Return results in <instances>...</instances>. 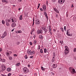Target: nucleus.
Here are the masks:
<instances>
[{"mask_svg":"<svg viewBox=\"0 0 76 76\" xmlns=\"http://www.w3.org/2000/svg\"><path fill=\"white\" fill-rule=\"evenodd\" d=\"M65 1L66 0H58V3L60 4H63L65 2Z\"/></svg>","mask_w":76,"mask_h":76,"instance_id":"423d86ee","label":"nucleus"},{"mask_svg":"<svg viewBox=\"0 0 76 76\" xmlns=\"http://www.w3.org/2000/svg\"><path fill=\"white\" fill-rule=\"evenodd\" d=\"M39 38H40L41 39H43V36L41 34L39 35Z\"/></svg>","mask_w":76,"mask_h":76,"instance_id":"4468645a","label":"nucleus"},{"mask_svg":"<svg viewBox=\"0 0 76 76\" xmlns=\"http://www.w3.org/2000/svg\"><path fill=\"white\" fill-rule=\"evenodd\" d=\"M53 67H54V69H55V68H56V67H57V66H54Z\"/></svg>","mask_w":76,"mask_h":76,"instance_id":"69168bd1","label":"nucleus"},{"mask_svg":"<svg viewBox=\"0 0 76 76\" xmlns=\"http://www.w3.org/2000/svg\"><path fill=\"white\" fill-rule=\"evenodd\" d=\"M48 1H46V5L47 6H48Z\"/></svg>","mask_w":76,"mask_h":76,"instance_id":"a19ab883","label":"nucleus"},{"mask_svg":"<svg viewBox=\"0 0 76 76\" xmlns=\"http://www.w3.org/2000/svg\"><path fill=\"white\" fill-rule=\"evenodd\" d=\"M56 18H58V15H57V14L56 15Z\"/></svg>","mask_w":76,"mask_h":76,"instance_id":"680f3d73","label":"nucleus"},{"mask_svg":"<svg viewBox=\"0 0 76 76\" xmlns=\"http://www.w3.org/2000/svg\"><path fill=\"white\" fill-rule=\"evenodd\" d=\"M44 15H45L46 19L48 20V15H47V13H46V12H44Z\"/></svg>","mask_w":76,"mask_h":76,"instance_id":"9d476101","label":"nucleus"},{"mask_svg":"<svg viewBox=\"0 0 76 76\" xmlns=\"http://www.w3.org/2000/svg\"><path fill=\"white\" fill-rule=\"evenodd\" d=\"M15 26H16V24L15 23H13L12 24V27H14Z\"/></svg>","mask_w":76,"mask_h":76,"instance_id":"2eb2a0df","label":"nucleus"},{"mask_svg":"<svg viewBox=\"0 0 76 76\" xmlns=\"http://www.w3.org/2000/svg\"><path fill=\"white\" fill-rule=\"evenodd\" d=\"M11 75V73H10L8 74V76H10Z\"/></svg>","mask_w":76,"mask_h":76,"instance_id":"603ef678","label":"nucleus"},{"mask_svg":"<svg viewBox=\"0 0 76 76\" xmlns=\"http://www.w3.org/2000/svg\"><path fill=\"white\" fill-rule=\"evenodd\" d=\"M59 42L60 43V44H61V45H63V41H60Z\"/></svg>","mask_w":76,"mask_h":76,"instance_id":"7c9ffc66","label":"nucleus"},{"mask_svg":"<svg viewBox=\"0 0 76 76\" xmlns=\"http://www.w3.org/2000/svg\"><path fill=\"white\" fill-rule=\"evenodd\" d=\"M65 54H67L69 53V48H68V47L67 46H65Z\"/></svg>","mask_w":76,"mask_h":76,"instance_id":"7ed1b4c3","label":"nucleus"},{"mask_svg":"<svg viewBox=\"0 0 76 76\" xmlns=\"http://www.w3.org/2000/svg\"><path fill=\"white\" fill-rule=\"evenodd\" d=\"M7 70V72H10L11 70V68H8Z\"/></svg>","mask_w":76,"mask_h":76,"instance_id":"6ab92c4d","label":"nucleus"},{"mask_svg":"<svg viewBox=\"0 0 76 76\" xmlns=\"http://www.w3.org/2000/svg\"><path fill=\"white\" fill-rule=\"evenodd\" d=\"M2 23L3 25H4V24H5V22L4 20H2Z\"/></svg>","mask_w":76,"mask_h":76,"instance_id":"cd10ccee","label":"nucleus"},{"mask_svg":"<svg viewBox=\"0 0 76 76\" xmlns=\"http://www.w3.org/2000/svg\"><path fill=\"white\" fill-rule=\"evenodd\" d=\"M40 9L41 11V12H42V11H43V10L42 9V8H40Z\"/></svg>","mask_w":76,"mask_h":76,"instance_id":"864d4df0","label":"nucleus"},{"mask_svg":"<svg viewBox=\"0 0 76 76\" xmlns=\"http://www.w3.org/2000/svg\"><path fill=\"white\" fill-rule=\"evenodd\" d=\"M53 10L54 11L56 12V13H59V12L58 11V10L56 8H54Z\"/></svg>","mask_w":76,"mask_h":76,"instance_id":"f8f14e48","label":"nucleus"},{"mask_svg":"<svg viewBox=\"0 0 76 76\" xmlns=\"http://www.w3.org/2000/svg\"><path fill=\"white\" fill-rule=\"evenodd\" d=\"M7 33L6 31H5L4 32V33L2 34V36L1 37V38L3 39L5 37L7 36Z\"/></svg>","mask_w":76,"mask_h":76,"instance_id":"0eeeda50","label":"nucleus"},{"mask_svg":"<svg viewBox=\"0 0 76 76\" xmlns=\"http://www.w3.org/2000/svg\"><path fill=\"white\" fill-rule=\"evenodd\" d=\"M61 31H62V32H64V30L63 29V28L62 27H61Z\"/></svg>","mask_w":76,"mask_h":76,"instance_id":"c9c22d12","label":"nucleus"},{"mask_svg":"<svg viewBox=\"0 0 76 76\" xmlns=\"http://www.w3.org/2000/svg\"><path fill=\"white\" fill-rule=\"evenodd\" d=\"M37 32H38V34L39 35V34H42L43 33V31H42V30L40 29V30H37Z\"/></svg>","mask_w":76,"mask_h":76,"instance_id":"6e6552de","label":"nucleus"},{"mask_svg":"<svg viewBox=\"0 0 76 76\" xmlns=\"http://www.w3.org/2000/svg\"><path fill=\"white\" fill-rule=\"evenodd\" d=\"M19 44H20V42H17V45H19Z\"/></svg>","mask_w":76,"mask_h":76,"instance_id":"8fccbe9b","label":"nucleus"},{"mask_svg":"<svg viewBox=\"0 0 76 76\" xmlns=\"http://www.w3.org/2000/svg\"><path fill=\"white\" fill-rule=\"evenodd\" d=\"M52 1L54 3H55V2H56V0H52Z\"/></svg>","mask_w":76,"mask_h":76,"instance_id":"de8ad7c7","label":"nucleus"},{"mask_svg":"<svg viewBox=\"0 0 76 76\" xmlns=\"http://www.w3.org/2000/svg\"><path fill=\"white\" fill-rule=\"evenodd\" d=\"M46 6H44L43 7V9H46Z\"/></svg>","mask_w":76,"mask_h":76,"instance_id":"e433bc0d","label":"nucleus"},{"mask_svg":"<svg viewBox=\"0 0 76 76\" xmlns=\"http://www.w3.org/2000/svg\"><path fill=\"white\" fill-rule=\"evenodd\" d=\"M14 57H17V55H16V54H14Z\"/></svg>","mask_w":76,"mask_h":76,"instance_id":"3c124183","label":"nucleus"},{"mask_svg":"<svg viewBox=\"0 0 76 76\" xmlns=\"http://www.w3.org/2000/svg\"><path fill=\"white\" fill-rule=\"evenodd\" d=\"M34 22H33V24H32V26H34Z\"/></svg>","mask_w":76,"mask_h":76,"instance_id":"774afa93","label":"nucleus"},{"mask_svg":"<svg viewBox=\"0 0 76 76\" xmlns=\"http://www.w3.org/2000/svg\"><path fill=\"white\" fill-rule=\"evenodd\" d=\"M68 31H69V29H67L66 31V35H67L68 36H70V33H69V32Z\"/></svg>","mask_w":76,"mask_h":76,"instance_id":"ddd939ff","label":"nucleus"},{"mask_svg":"<svg viewBox=\"0 0 76 76\" xmlns=\"http://www.w3.org/2000/svg\"><path fill=\"white\" fill-rule=\"evenodd\" d=\"M73 68L72 67H70L69 68V70H73Z\"/></svg>","mask_w":76,"mask_h":76,"instance_id":"f704fd0d","label":"nucleus"},{"mask_svg":"<svg viewBox=\"0 0 76 76\" xmlns=\"http://www.w3.org/2000/svg\"><path fill=\"white\" fill-rule=\"evenodd\" d=\"M2 51V49L0 48V52H1Z\"/></svg>","mask_w":76,"mask_h":76,"instance_id":"6e6d98bb","label":"nucleus"},{"mask_svg":"<svg viewBox=\"0 0 76 76\" xmlns=\"http://www.w3.org/2000/svg\"><path fill=\"white\" fill-rule=\"evenodd\" d=\"M11 20H12V22H15V21H14V20L13 19H11V18H10L9 19H5V23H6V25L7 26H10V24H9V22H10Z\"/></svg>","mask_w":76,"mask_h":76,"instance_id":"f257e3e1","label":"nucleus"},{"mask_svg":"<svg viewBox=\"0 0 76 76\" xmlns=\"http://www.w3.org/2000/svg\"><path fill=\"white\" fill-rule=\"evenodd\" d=\"M51 73L52 75H54V72H51Z\"/></svg>","mask_w":76,"mask_h":76,"instance_id":"a18cd8bd","label":"nucleus"},{"mask_svg":"<svg viewBox=\"0 0 76 76\" xmlns=\"http://www.w3.org/2000/svg\"><path fill=\"white\" fill-rule=\"evenodd\" d=\"M64 30L66 31V26H64Z\"/></svg>","mask_w":76,"mask_h":76,"instance_id":"09e8293b","label":"nucleus"},{"mask_svg":"<svg viewBox=\"0 0 76 76\" xmlns=\"http://www.w3.org/2000/svg\"><path fill=\"white\" fill-rule=\"evenodd\" d=\"M56 29H57V28H55V29H53V31H54V32H56Z\"/></svg>","mask_w":76,"mask_h":76,"instance_id":"4c0bfd02","label":"nucleus"},{"mask_svg":"<svg viewBox=\"0 0 76 76\" xmlns=\"http://www.w3.org/2000/svg\"><path fill=\"white\" fill-rule=\"evenodd\" d=\"M20 66V62H18L16 64V66Z\"/></svg>","mask_w":76,"mask_h":76,"instance_id":"4be33fe9","label":"nucleus"},{"mask_svg":"<svg viewBox=\"0 0 76 76\" xmlns=\"http://www.w3.org/2000/svg\"><path fill=\"white\" fill-rule=\"evenodd\" d=\"M55 61V58L54 57H53L52 59V62H54V61Z\"/></svg>","mask_w":76,"mask_h":76,"instance_id":"5701e85b","label":"nucleus"},{"mask_svg":"<svg viewBox=\"0 0 76 76\" xmlns=\"http://www.w3.org/2000/svg\"><path fill=\"white\" fill-rule=\"evenodd\" d=\"M24 57L25 59H27V58H28V56L26 55H25Z\"/></svg>","mask_w":76,"mask_h":76,"instance_id":"72a5a7b5","label":"nucleus"},{"mask_svg":"<svg viewBox=\"0 0 76 76\" xmlns=\"http://www.w3.org/2000/svg\"><path fill=\"white\" fill-rule=\"evenodd\" d=\"M32 38H33V37L32 36H31L30 37V39H32Z\"/></svg>","mask_w":76,"mask_h":76,"instance_id":"5fc2aeb1","label":"nucleus"},{"mask_svg":"<svg viewBox=\"0 0 76 76\" xmlns=\"http://www.w3.org/2000/svg\"><path fill=\"white\" fill-rule=\"evenodd\" d=\"M15 32L17 34L18 33H20V34H21V33H22V31H21V30H20L19 31H16Z\"/></svg>","mask_w":76,"mask_h":76,"instance_id":"a211bd4d","label":"nucleus"},{"mask_svg":"<svg viewBox=\"0 0 76 76\" xmlns=\"http://www.w3.org/2000/svg\"><path fill=\"white\" fill-rule=\"evenodd\" d=\"M41 69L43 71H44V70H45V68H44L42 66H41Z\"/></svg>","mask_w":76,"mask_h":76,"instance_id":"bb28decb","label":"nucleus"},{"mask_svg":"<svg viewBox=\"0 0 76 76\" xmlns=\"http://www.w3.org/2000/svg\"><path fill=\"white\" fill-rule=\"evenodd\" d=\"M5 61L6 60L4 59H2V60H1V61H2V62H3V63H4Z\"/></svg>","mask_w":76,"mask_h":76,"instance_id":"412c9836","label":"nucleus"},{"mask_svg":"<svg viewBox=\"0 0 76 76\" xmlns=\"http://www.w3.org/2000/svg\"><path fill=\"white\" fill-rule=\"evenodd\" d=\"M48 31V30L47 29H45L43 31V32H45L44 34H47V32Z\"/></svg>","mask_w":76,"mask_h":76,"instance_id":"dca6fc26","label":"nucleus"},{"mask_svg":"<svg viewBox=\"0 0 76 76\" xmlns=\"http://www.w3.org/2000/svg\"><path fill=\"white\" fill-rule=\"evenodd\" d=\"M28 67H30L31 65H30V64H29L28 65Z\"/></svg>","mask_w":76,"mask_h":76,"instance_id":"4d7b16f0","label":"nucleus"},{"mask_svg":"<svg viewBox=\"0 0 76 76\" xmlns=\"http://www.w3.org/2000/svg\"><path fill=\"white\" fill-rule=\"evenodd\" d=\"M30 44L31 45H32V42H30Z\"/></svg>","mask_w":76,"mask_h":76,"instance_id":"49530a36","label":"nucleus"},{"mask_svg":"<svg viewBox=\"0 0 76 76\" xmlns=\"http://www.w3.org/2000/svg\"><path fill=\"white\" fill-rule=\"evenodd\" d=\"M42 29L44 31L45 29H46V27L45 26H43L42 27Z\"/></svg>","mask_w":76,"mask_h":76,"instance_id":"c85d7f7f","label":"nucleus"},{"mask_svg":"<svg viewBox=\"0 0 76 76\" xmlns=\"http://www.w3.org/2000/svg\"><path fill=\"white\" fill-rule=\"evenodd\" d=\"M8 58L9 59V60H12V57L11 56H9L8 57Z\"/></svg>","mask_w":76,"mask_h":76,"instance_id":"b1692460","label":"nucleus"},{"mask_svg":"<svg viewBox=\"0 0 76 76\" xmlns=\"http://www.w3.org/2000/svg\"><path fill=\"white\" fill-rule=\"evenodd\" d=\"M30 58H34V56H30Z\"/></svg>","mask_w":76,"mask_h":76,"instance_id":"79ce46f5","label":"nucleus"},{"mask_svg":"<svg viewBox=\"0 0 76 76\" xmlns=\"http://www.w3.org/2000/svg\"><path fill=\"white\" fill-rule=\"evenodd\" d=\"M73 51L74 52H76V48H75L74 49Z\"/></svg>","mask_w":76,"mask_h":76,"instance_id":"ea45409f","label":"nucleus"},{"mask_svg":"<svg viewBox=\"0 0 76 76\" xmlns=\"http://www.w3.org/2000/svg\"><path fill=\"white\" fill-rule=\"evenodd\" d=\"M40 48H41V47H40V46H38V50H40Z\"/></svg>","mask_w":76,"mask_h":76,"instance_id":"58836bf2","label":"nucleus"},{"mask_svg":"<svg viewBox=\"0 0 76 76\" xmlns=\"http://www.w3.org/2000/svg\"><path fill=\"white\" fill-rule=\"evenodd\" d=\"M40 53H43V50L42 49H40Z\"/></svg>","mask_w":76,"mask_h":76,"instance_id":"a878e982","label":"nucleus"},{"mask_svg":"<svg viewBox=\"0 0 76 76\" xmlns=\"http://www.w3.org/2000/svg\"><path fill=\"white\" fill-rule=\"evenodd\" d=\"M23 72H25V73H29V70L26 67H24L23 69Z\"/></svg>","mask_w":76,"mask_h":76,"instance_id":"20e7f679","label":"nucleus"},{"mask_svg":"<svg viewBox=\"0 0 76 76\" xmlns=\"http://www.w3.org/2000/svg\"><path fill=\"white\" fill-rule=\"evenodd\" d=\"M51 26H49V32H51Z\"/></svg>","mask_w":76,"mask_h":76,"instance_id":"f3484780","label":"nucleus"},{"mask_svg":"<svg viewBox=\"0 0 76 76\" xmlns=\"http://www.w3.org/2000/svg\"><path fill=\"white\" fill-rule=\"evenodd\" d=\"M14 23H15V22H16L17 21V19H16V18H14Z\"/></svg>","mask_w":76,"mask_h":76,"instance_id":"c756f323","label":"nucleus"},{"mask_svg":"<svg viewBox=\"0 0 76 76\" xmlns=\"http://www.w3.org/2000/svg\"><path fill=\"white\" fill-rule=\"evenodd\" d=\"M2 69L3 71H4L6 70V66L4 64H2L1 65Z\"/></svg>","mask_w":76,"mask_h":76,"instance_id":"1a4fd4ad","label":"nucleus"},{"mask_svg":"<svg viewBox=\"0 0 76 76\" xmlns=\"http://www.w3.org/2000/svg\"><path fill=\"white\" fill-rule=\"evenodd\" d=\"M72 70L73 73H76V71H75V69L74 68H73V69H72Z\"/></svg>","mask_w":76,"mask_h":76,"instance_id":"393cba45","label":"nucleus"},{"mask_svg":"<svg viewBox=\"0 0 76 76\" xmlns=\"http://www.w3.org/2000/svg\"><path fill=\"white\" fill-rule=\"evenodd\" d=\"M33 44H34V45H36V44H37V41H34V42Z\"/></svg>","mask_w":76,"mask_h":76,"instance_id":"473e14b6","label":"nucleus"},{"mask_svg":"<svg viewBox=\"0 0 76 76\" xmlns=\"http://www.w3.org/2000/svg\"><path fill=\"white\" fill-rule=\"evenodd\" d=\"M12 53V51H9L7 53V56H9L10 55V54Z\"/></svg>","mask_w":76,"mask_h":76,"instance_id":"9b49d317","label":"nucleus"},{"mask_svg":"<svg viewBox=\"0 0 76 76\" xmlns=\"http://www.w3.org/2000/svg\"><path fill=\"white\" fill-rule=\"evenodd\" d=\"M1 76H7L5 75H3V74H1Z\"/></svg>","mask_w":76,"mask_h":76,"instance_id":"052dcab7","label":"nucleus"},{"mask_svg":"<svg viewBox=\"0 0 76 76\" xmlns=\"http://www.w3.org/2000/svg\"><path fill=\"white\" fill-rule=\"evenodd\" d=\"M2 1L3 2H6V0H2Z\"/></svg>","mask_w":76,"mask_h":76,"instance_id":"c03bdc74","label":"nucleus"},{"mask_svg":"<svg viewBox=\"0 0 76 76\" xmlns=\"http://www.w3.org/2000/svg\"><path fill=\"white\" fill-rule=\"evenodd\" d=\"M32 32H33L32 31H31V35H32Z\"/></svg>","mask_w":76,"mask_h":76,"instance_id":"0e129e2a","label":"nucleus"},{"mask_svg":"<svg viewBox=\"0 0 76 76\" xmlns=\"http://www.w3.org/2000/svg\"><path fill=\"white\" fill-rule=\"evenodd\" d=\"M19 20H22V15H21L20 16V17H19Z\"/></svg>","mask_w":76,"mask_h":76,"instance_id":"aec40b11","label":"nucleus"},{"mask_svg":"<svg viewBox=\"0 0 76 76\" xmlns=\"http://www.w3.org/2000/svg\"><path fill=\"white\" fill-rule=\"evenodd\" d=\"M71 73H72V74H74V72H73L72 71H71Z\"/></svg>","mask_w":76,"mask_h":76,"instance_id":"bf43d9fd","label":"nucleus"},{"mask_svg":"<svg viewBox=\"0 0 76 76\" xmlns=\"http://www.w3.org/2000/svg\"><path fill=\"white\" fill-rule=\"evenodd\" d=\"M44 52L45 53H47V49L45 48L44 49Z\"/></svg>","mask_w":76,"mask_h":76,"instance_id":"2f4dec72","label":"nucleus"},{"mask_svg":"<svg viewBox=\"0 0 76 76\" xmlns=\"http://www.w3.org/2000/svg\"><path fill=\"white\" fill-rule=\"evenodd\" d=\"M43 10L45 11V12L46 11V10L45 9H43Z\"/></svg>","mask_w":76,"mask_h":76,"instance_id":"338daca9","label":"nucleus"},{"mask_svg":"<svg viewBox=\"0 0 76 76\" xmlns=\"http://www.w3.org/2000/svg\"><path fill=\"white\" fill-rule=\"evenodd\" d=\"M14 29H15V28H14V29H13L12 30L11 32H13L14 31Z\"/></svg>","mask_w":76,"mask_h":76,"instance_id":"e2e57ef3","label":"nucleus"},{"mask_svg":"<svg viewBox=\"0 0 76 76\" xmlns=\"http://www.w3.org/2000/svg\"><path fill=\"white\" fill-rule=\"evenodd\" d=\"M74 7L73 6V4H72V5H71V7Z\"/></svg>","mask_w":76,"mask_h":76,"instance_id":"13d9d810","label":"nucleus"},{"mask_svg":"<svg viewBox=\"0 0 76 76\" xmlns=\"http://www.w3.org/2000/svg\"><path fill=\"white\" fill-rule=\"evenodd\" d=\"M40 23H41V21H39L38 20H36L35 22V24L36 25L38 26V25H40Z\"/></svg>","mask_w":76,"mask_h":76,"instance_id":"39448f33","label":"nucleus"},{"mask_svg":"<svg viewBox=\"0 0 76 76\" xmlns=\"http://www.w3.org/2000/svg\"><path fill=\"white\" fill-rule=\"evenodd\" d=\"M27 53L30 55H33V54H34L35 53V52L33 50H27Z\"/></svg>","mask_w":76,"mask_h":76,"instance_id":"f03ea898","label":"nucleus"},{"mask_svg":"<svg viewBox=\"0 0 76 76\" xmlns=\"http://www.w3.org/2000/svg\"><path fill=\"white\" fill-rule=\"evenodd\" d=\"M34 31H35V28H33L32 29V31H31L32 32H34Z\"/></svg>","mask_w":76,"mask_h":76,"instance_id":"37998d69","label":"nucleus"}]
</instances>
